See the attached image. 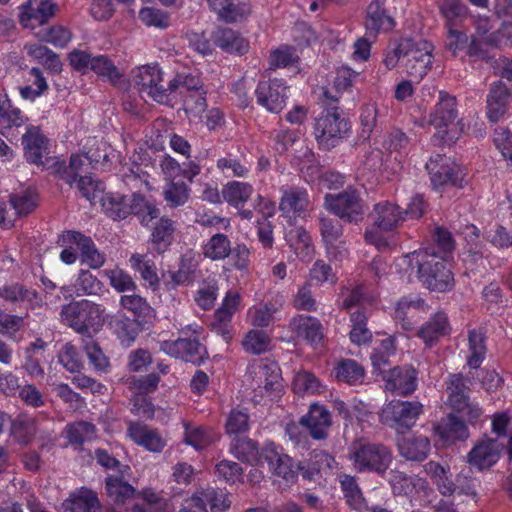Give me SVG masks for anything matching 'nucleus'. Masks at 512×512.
Here are the masks:
<instances>
[{"label":"nucleus","instance_id":"6","mask_svg":"<svg viewBox=\"0 0 512 512\" xmlns=\"http://www.w3.org/2000/svg\"><path fill=\"white\" fill-rule=\"evenodd\" d=\"M423 412V405L418 401L392 400L380 412V421L398 434L409 431Z\"/></svg>","mask_w":512,"mask_h":512},{"label":"nucleus","instance_id":"56","mask_svg":"<svg viewBox=\"0 0 512 512\" xmlns=\"http://www.w3.org/2000/svg\"><path fill=\"white\" fill-rule=\"evenodd\" d=\"M190 195V189L184 182L170 181L166 184L163 197L171 208H176L184 205Z\"/></svg>","mask_w":512,"mask_h":512},{"label":"nucleus","instance_id":"53","mask_svg":"<svg viewBox=\"0 0 512 512\" xmlns=\"http://www.w3.org/2000/svg\"><path fill=\"white\" fill-rule=\"evenodd\" d=\"M336 378L350 385L361 383L364 378V369L355 360H342L335 368Z\"/></svg>","mask_w":512,"mask_h":512},{"label":"nucleus","instance_id":"39","mask_svg":"<svg viewBox=\"0 0 512 512\" xmlns=\"http://www.w3.org/2000/svg\"><path fill=\"white\" fill-rule=\"evenodd\" d=\"M416 311H425L424 300L418 297H403L396 305L395 319L401 323L404 330L410 331L414 328L413 317Z\"/></svg>","mask_w":512,"mask_h":512},{"label":"nucleus","instance_id":"9","mask_svg":"<svg viewBox=\"0 0 512 512\" xmlns=\"http://www.w3.org/2000/svg\"><path fill=\"white\" fill-rule=\"evenodd\" d=\"M425 471L431 476L439 492L444 496H451L455 493L476 495L474 483L462 472L456 476L455 480H452L449 469L434 461L426 464Z\"/></svg>","mask_w":512,"mask_h":512},{"label":"nucleus","instance_id":"12","mask_svg":"<svg viewBox=\"0 0 512 512\" xmlns=\"http://www.w3.org/2000/svg\"><path fill=\"white\" fill-rule=\"evenodd\" d=\"M288 89L285 81L278 78L259 81L255 95L257 103L268 112L278 114L286 106Z\"/></svg>","mask_w":512,"mask_h":512},{"label":"nucleus","instance_id":"44","mask_svg":"<svg viewBox=\"0 0 512 512\" xmlns=\"http://www.w3.org/2000/svg\"><path fill=\"white\" fill-rule=\"evenodd\" d=\"M231 252V241L223 233L214 234L203 247V255L213 261L224 260Z\"/></svg>","mask_w":512,"mask_h":512},{"label":"nucleus","instance_id":"25","mask_svg":"<svg viewBox=\"0 0 512 512\" xmlns=\"http://www.w3.org/2000/svg\"><path fill=\"white\" fill-rule=\"evenodd\" d=\"M24 155L28 162L41 165L42 158L48 152V139L36 126L27 127L22 135Z\"/></svg>","mask_w":512,"mask_h":512},{"label":"nucleus","instance_id":"50","mask_svg":"<svg viewBox=\"0 0 512 512\" xmlns=\"http://www.w3.org/2000/svg\"><path fill=\"white\" fill-rule=\"evenodd\" d=\"M129 262L131 267L140 273L141 278L146 281L150 286L156 287L159 284V278L156 272L154 261L148 259L146 255L133 254Z\"/></svg>","mask_w":512,"mask_h":512},{"label":"nucleus","instance_id":"30","mask_svg":"<svg viewBox=\"0 0 512 512\" xmlns=\"http://www.w3.org/2000/svg\"><path fill=\"white\" fill-rule=\"evenodd\" d=\"M56 5L53 0H29L21 13L20 21L24 26L29 22L43 25L49 18L55 14Z\"/></svg>","mask_w":512,"mask_h":512},{"label":"nucleus","instance_id":"18","mask_svg":"<svg viewBox=\"0 0 512 512\" xmlns=\"http://www.w3.org/2000/svg\"><path fill=\"white\" fill-rule=\"evenodd\" d=\"M262 459L269 470L285 481V485L293 484L297 478V471L294 469L293 460L288 455H281L273 443H267L262 448Z\"/></svg>","mask_w":512,"mask_h":512},{"label":"nucleus","instance_id":"60","mask_svg":"<svg viewBox=\"0 0 512 512\" xmlns=\"http://www.w3.org/2000/svg\"><path fill=\"white\" fill-rule=\"evenodd\" d=\"M58 360L60 364L71 373H78L83 368V361L77 348L70 342L63 345Z\"/></svg>","mask_w":512,"mask_h":512},{"label":"nucleus","instance_id":"22","mask_svg":"<svg viewBox=\"0 0 512 512\" xmlns=\"http://www.w3.org/2000/svg\"><path fill=\"white\" fill-rule=\"evenodd\" d=\"M403 210L394 203L383 201L374 205L369 215L374 227L381 231H392L404 221Z\"/></svg>","mask_w":512,"mask_h":512},{"label":"nucleus","instance_id":"35","mask_svg":"<svg viewBox=\"0 0 512 512\" xmlns=\"http://www.w3.org/2000/svg\"><path fill=\"white\" fill-rule=\"evenodd\" d=\"M0 297L11 303L26 302L27 307L32 309L42 305V299L37 291L28 289L19 283L0 287Z\"/></svg>","mask_w":512,"mask_h":512},{"label":"nucleus","instance_id":"11","mask_svg":"<svg viewBox=\"0 0 512 512\" xmlns=\"http://www.w3.org/2000/svg\"><path fill=\"white\" fill-rule=\"evenodd\" d=\"M456 98L447 92H439V100L435 105L434 111L429 116V124L437 129L434 139L439 142H447L452 138L446 139L449 127L454 124L458 117Z\"/></svg>","mask_w":512,"mask_h":512},{"label":"nucleus","instance_id":"52","mask_svg":"<svg viewBox=\"0 0 512 512\" xmlns=\"http://www.w3.org/2000/svg\"><path fill=\"white\" fill-rule=\"evenodd\" d=\"M339 481L347 504L356 510H360L363 506L364 498L355 477L341 474Z\"/></svg>","mask_w":512,"mask_h":512},{"label":"nucleus","instance_id":"46","mask_svg":"<svg viewBox=\"0 0 512 512\" xmlns=\"http://www.w3.org/2000/svg\"><path fill=\"white\" fill-rule=\"evenodd\" d=\"M131 214L138 217L143 225H148L153 219L159 216V209L149 203L143 195L139 193H133L130 195Z\"/></svg>","mask_w":512,"mask_h":512},{"label":"nucleus","instance_id":"42","mask_svg":"<svg viewBox=\"0 0 512 512\" xmlns=\"http://www.w3.org/2000/svg\"><path fill=\"white\" fill-rule=\"evenodd\" d=\"M411 38L389 41L382 54V64L389 71L395 69L405 59Z\"/></svg>","mask_w":512,"mask_h":512},{"label":"nucleus","instance_id":"27","mask_svg":"<svg viewBox=\"0 0 512 512\" xmlns=\"http://www.w3.org/2000/svg\"><path fill=\"white\" fill-rule=\"evenodd\" d=\"M27 118L21 114L19 108L13 107L10 99L5 95L0 99V133L7 139L16 138L17 130L26 124Z\"/></svg>","mask_w":512,"mask_h":512},{"label":"nucleus","instance_id":"33","mask_svg":"<svg viewBox=\"0 0 512 512\" xmlns=\"http://www.w3.org/2000/svg\"><path fill=\"white\" fill-rule=\"evenodd\" d=\"M290 326L299 338L311 345H318L324 337L322 324L311 316L298 315L292 319Z\"/></svg>","mask_w":512,"mask_h":512},{"label":"nucleus","instance_id":"26","mask_svg":"<svg viewBox=\"0 0 512 512\" xmlns=\"http://www.w3.org/2000/svg\"><path fill=\"white\" fill-rule=\"evenodd\" d=\"M300 424L306 427L313 439L322 440L328 435L331 415L324 406L312 404L308 414L300 419Z\"/></svg>","mask_w":512,"mask_h":512},{"label":"nucleus","instance_id":"10","mask_svg":"<svg viewBox=\"0 0 512 512\" xmlns=\"http://www.w3.org/2000/svg\"><path fill=\"white\" fill-rule=\"evenodd\" d=\"M433 47L429 42L410 40L405 59L401 62L406 74L421 81L432 67Z\"/></svg>","mask_w":512,"mask_h":512},{"label":"nucleus","instance_id":"16","mask_svg":"<svg viewBox=\"0 0 512 512\" xmlns=\"http://www.w3.org/2000/svg\"><path fill=\"white\" fill-rule=\"evenodd\" d=\"M161 350L172 357L196 365H200L208 358L206 347L197 339L179 338L175 341H164Z\"/></svg>","mask_w":512,"mask_h":512},{"label":"nucleus","instance_id":"8","mask_svg":"<svg viewBox=\"0 0 512 512\" xmlns=\"http://www.w3.org/2000/svg\"><path fill=\"white\" fill-rule=\"evenodd\" d=\"M467 379L462 374H451L446 381L448 402L457 412L469 422L476 421L482 414L481 409L470 401Z\"/></svg>","mask_w":512,"mask_h":512},{"label":"nucleus","instance_id":"45","mask_svg":"<svg viewBox=\"0 0 512 512\" xmlns=\"http://www.w3.org/2000/svg\"><path fill=\"white\" fill-rule=\"evenodd\" d=\"M120 305L123 309L132 312L135 319L147 321L154 316V310L145 298L137 294L122 295Z\"/></svg>","mask_w":512,"mask_h":512},{"label":"nucleus","instance_id":"1","mask_svg":"<svg viewBox=\"0 0 512 512\" xmlns=\"http://www.w3.org/2000/svg\"><path fill=\"white\" fill-rule=\"evenodd\" d=\"M443 260L444 256L425 249L402 256L398 266L415 271L417 278L429 290L446 292L453 288L454 277Z\"/></svg>","mask_w":512,"mask_h":512},{"label":"nucleus","instance_id":"23","mask_svg":"<svg viewBox=\"0 0 512 512\" xmlns=\"http://www.w3.org/2000/svg\"><path fill=\"white\" fill-rule=\"evenodd\" d=\"M279 210L286 217L301 216L310 205L309 195L305 188L292 186L282 187Z\"/></svg>","mask_w":512,"mask_h":512},{"label":"nucleus","instance_id":"4","mask_svg":"<svg viewBox=\"0 0 512 512\" xmlns=\"http://www.w3.org/2000/svg\"><path fill=\"white\" fill-rule=\"evenodd\" d=\"M105 309L92 301L83 299L72 301L62 307V322L79 334L97 332L103 325Z\"/></svg>","mask_w":512,"mask_h":512},{"label":"nucleus","instance_id":"36","mask_svg":"<svg viewBox=\"0 0 512 512\" xmlns=\"http://www.w3.org/2000/svg\"><path fill=\"white\" fill-rule=\"evenodd\" d=\"M216 46L227 53L244 54L248 51V42L231 28H221L213 33Z\"/></svg>","mask_w":512,"mask_h":512},{"label":"nucleus","instance_id":"37","mask_svg":"<svg viewBox=\"0 0 512 512\" xmlns=\"http://www.w3.org/2000/svg\"><path fill=\"white\" fill-rule=\"evenodd\" d=\"M100 201L104 213L113 220H123L131 214L130 196L109 192Z\"/></svg>","mask_w":512,"mask_h":512},{"label":"nucleus","instance_id":"63","mask_svg":"<svg viewBox=\"0 0 512 512\" xmlns=\"http://www.w3.org/2000/svg\"><path fill=\"white\" fill-rule=\"evenodd\" d=\"M251 12L250 3L240 0H230L229 4L224 7L220 20L226 23H235L246 19Z\"/></svg>","mask_w":512,"mask_h":512},{"label":"nucleus","instance_id":"47","mask_svg":"<svg viewBox=\"0 0 512 512\" xmlns=\"http://www.w3.org/2000/svg\"><path fill=\"white\" fill-rule=\"evenodd\" d=\"M114 329L121 344L129 347L136 340L142 327L140 320L124 317L114 322Z\"/></svg>","mask_w":512,"mask_h":512},{"label":"nucleus","instance_id":"20","mask_svg":"<svg viewBox=\"0 0 512 512\" xmlns=\"http://www.w3.org/2000/svg\"><path fill=\"white\" fill-rule=\"evenodd\" d=\"M503 448L497 439L484 438L469 452L468 462L479 470L488 469L500 459Z\"/></svg>","mask_w":512,"mask_h":512},{"label":"nucleus","instance_id":"2","mask_svg":"<svg viewBox=\"0 0 512 512\" xmlns=\"http://www.w3.org/2000/svg\"><path fill=\"white\" fill-rule=\"evenodd\" d=\"M324 111L315 119L314 136L324 150L335 148L350 131L349 121L339 112V97L331 91L323 90L321 98Z\"/></svg>","mask_w":512,"mask_h":512},{"label":"nucleus","instance_id":"31","mask_svg":"<svg viewBox=\"0 0 512 512\" xmlns=\"http://www.w3.org/2000/svg\"><path fill=\"white\" fill-rule=\"evenodd\" d=\"M510 98L511 92L504 83L499 81L491 85L487 96V117L491 122H497L506 113Z\"/></svg>","mask_w":512,"mask_h":512},{"label":"nucleus","instance_id":"57","mask_svg":"<svg viewBox=\"0 0 512 512\" xmlns=\"http://www.w3.org/2000/svg\"><path fill=\"white\" fill-rule=\"evenodd\" d=\"M90 70L95 72L97 75L108 79L113 84H115L122 77V74L114 65L112 60L105 55H98L93 57Z\"/></svg>","mask_w":512,"mask_h":512},{"label":"nucleus","instance_id":"34","mask_svg":"<svg viewBox=\"0 0 512 512\" xmlns=\"http://www.w3.org/2000/svg\"><path fill=\"white\" fill-rule=\"evenodd\" d=\"M230 452L240 461L253 465H264L262 449L259 450L257 442L247 437L235 436L231 440Z\"/></svg>","mask_w":512,"mask_h":512},{"label":"nucleus","instance_id":"13","mask_svg":"<svg viewBox=\"0 0 512 512\" xmlns=\"http://www.w3.org/2000/svg\"><path fill=\"white\" fill-rule=\"evenodd\" d=\"M319 230L328 256L341 261L347 255L345 240L343 239V226L341 222L327 215L319 216Z\"/></svg>","mask_w":512,"mask_h":512},{"label":"nucleus","instance_id":"14","mask_svg":"<svg viewBox=\"0 0 512 512\" xmlns=\"http://www.w3.org/2000/svg\"><path fill=\"white\" fill-rule=\"evenodd\" d=\"M58 243L62 246L75 245L80 250L81 262L92 269H98L105 263V256L96 247L92 238L79 231L68 230L62 233Z\"/></svg>","mask_w":512,"mask_h":512},{"label":"nucleus","instance_id":"15","mask_svg":"<svg viewBox=\"0 0 512 512\" xmlns=\"http://www.w3.org/2000/svg\"><path fill=\"white\" fill-rule=\"evenodd\" d=\"M426 169L435 189H439L448 184L461 187V173L449 157L440 154L431 157L426 163Z\"/></svg>","mask_w":512,"mask_h":512},{"label":"nucleus","instance_id":"54","mask_svg":"<svg viewBox=\"0 0 512 512\" xmlns=\"http://www.w3.org/2000/svg\"><path fill=\"white\" fill-rule=\"evenodd\" d=\"M468 341L471 355L467 360V364L470 368L477 369L485 358V337L480 331L471 330L469 331Z\"/></svg>","mask_w":512,"mask_h":512},{"label":"nucleus","instance_id":"5","mask_svg":"<svg viewBox=\"0 0 512 512\" xmlns=\"http://www.w3.org/2000/svg\"><path fill=\"white\" fill-rule=\"evenodd\" d=\"M324 207L339 219L347 223H359L364 218V201L360 192L348 186L337 194L324 196Z\"/></svg>","mask_w":512,"mask_h":512},{"label":"nucleus","instance_id":"43","mask_svg":"<svg viewBox=\"0 0 512 512\" xmlns=\"http://www.w3.org/2000/svg\"><path fill=\"white\" fill-rule=\"evenodd\" d=\"M368 316L362 309H357L350 314L351 330L349 338L356 345L367 344L372 339V332L367 327Z\"/></svg>","mask_w":512,"mask_h":512},{"label":"nucleus","instance_id":"28","mask_svg":"<svg viewBox=\"0 0 512 512\" xmlns=\"http://www.w3.org/2000/svg\"><path fill=\"white\" fill-rule=\"evenodd\" d=\"M397 447L401 457L415 462L424 461L431 449L429 438L422 435L402 437L398 439Z\"/></svg>","mask_w":512,"mask_h":512},{"label":"nucleus","instance_id":"21","mask_svg":"<svg viewBox=\"0 0 512 512\" xmlns=\"http://www.w3.org/2000/svg\"><path fill=\"white\" fill-rule=\"evenodd\" d=\"M383 379L385 380L386 390L396 392L402 396L412 394L417 387V374L411 366L388 369Z\"/></svg>","mask_w":512,"mask_h":512},{"label":"nucleus","instance_id":"24","mask_svg":"<svg viewBox=\"0 0 512 512\" xmlns=\"http://www.w3.org/2000/svg\"><path fill=\"white\" fill-rule=\"evenodd\" d=\"M127 434L137 445L150 452L159 453L166 446V440L158 430L149 428L140 422H131Z\"/></svg>","mask_w":512,"mask_h":512},{"label":"nucleus","instance_id":"3","mask_svg":"<svg viewBox=\"0 0 512 512\" xmlns=\"http://www.w3.org/2000/svg\"><path fill=\"white\" fill-rule=\"evenodd\" d=\"M349 459L358 472L384 475L392 462L393 455L391 450L382 443L356 440L351 444Z\"/></svg>","mask_w":512,"mask_h":512},{"label":"nucleus","instance_id":"59","mask_svg":"<svg viewBox=\"0 0 512 512\" xmlns=\"http://www.w3.org/2000/svg\"><path fill=\"white\" fill-rule=\"evenodd\" d=\"M103 284L88 270H80L75 282L77 295H97L101 292Z\"/></svg>","mask_w":512,"mask_h":512},{"label":"nucleus","instance_id":"55","mask_svg":"<svg viewBox=\"0 0 512 512\" xmlns=\"http://www.w3.org/2000/svg\"><path fill=\"white\" fill-rule=\"evenodd\" d=\"M95 426L92 423L80 421L70 424L66 428L67 439L75 448L81 447L86 441L93 438Z\"/></svg>","mask_w":512,"mask_h":512},{"label":"nucleus","instance_id":"41","mask_svg":"<svg viewBox=\"0 0 512 512\" xmlns=\"http://www.w3.org/2000/svg\"><path fill=\"white\" fill-rule=\"evenodd\" d=\"M176 225L168 217H161L151 234V242L158 253L165 252L174 240Z\"/></svg>","mask_w":512,"mask_h":512},{"label":"nucleus","instance_id":"19","mask_svg":"<svg viewBox=\"0 0 512 512\" xmlns=\"http://www.w3.org/2000/svg\"><path fill=\"white\" fill-rule=\"evenodd\" d=\"M247 377L253 390H278L281 386L280 370L275 363H255L249 366Z\"/></svg>","mask_w":512,"mask_h":512},{"label":"nucleus","instance_id":"62","mask_svg":"<svg viewBox=\"0 0 512 512\" xmlns=\"http://www.w3.org/2000/svg\"><path fill=\"white\" fill-rule=\"evenodd\" d=\"M42 42L50 43L55 47H65L71 39V33L63 26H52L41 29L37 33Z\"/></svg>","mask_w":512,"mask_h":512},{"label":"nucleus","instance_id":"64","mask_svg":"<svg viewBox=\"0 0 512 512\" xmlns=\"http://www.w3.org/2000/svg\"><path fill=\"white\" fill-rule=\"evenodd\" d=\"M104 274L109 279L110 285L119 293L135 291L137 288L133 278L122 269L105 270Z\"/></svg>","mask_w":512,"mask_h":512},{"label":"nucleus","instance_id":"32","mask_svg":"<svg viewBox=\"0 0 512 512\" xmlns=\"http://www.w3.org/2000/svg\"><path fill=\"white\" fill-rule=\"evenodd\" d=\"M449 331L448 317L444 312L439 311L418 329L417 336L423 340L426 346L431 347Z\"/></svg>","mask_w":512,"mask_h":512},{"label":"nucleus","instance_id":"51","mask_svg":"<svg viewBox=\"0 0 512 512\" xmlns=\"http://www.w3.org/2000/svg\"><path fill=\"white\" fill-rule=\"evenodd\" d=\"M106 491L109 498L118 504H123L135 494V489L127 482L116 476L106 478Z\"/></svg>","mask_w":512,"mask_h":512},{"label":"nucleus","instance_id":"40","mask_svg":"<svg viewBox=\"0 0 512 512\" xmlns=\"http://www.w3.org/2000/svg\"><path fill=\"white\" fill-rule=\"evenodd\" d=\"M374 297L368 293L363 284H356L353 287H342L338 298V306L341 310H350L363 303H371Z\"/></svg>","mask_w":512,"mask_h":512},{"label":"nucleus","instance_id":"58","mask_svg":"<svg viewBox=\"0 0 512 512\" xmlns=\"http://www.w3.org/2000/svg\"><path fill=\"white\" fill-rule=\"evenodd\" d=\"M270 339L262 330L249 331L242 341L246 352L253 355H260L268 350Z\"/></svg>","mask_w":512,"mask_h":512},{"label":"nucleus","instance_id":"29","mask_svg":"<svg viewBox=\"0 0 512 512\" xmlns=\"http://www.w3.org/2000/svg\"><path fill=\"white\" fill-rule=\"evenodd\" d=\"M62 507L68 512H100L101 510L97 494L85 487L72 492L62 503Z\"/></svg>","mask_w":512,"mask_h":512},{"label":"nucleus","instance_id":"48","mask_svg":"<svg viewBox=\"0 0 512 512\" xmlns=\"http://www.w3.org/2000/svg\"><path fill=\"white\" fill-rule=\"evenodd\" d=\"M195 503L202 504L205 508L210 506L211 511L220 512L230 506V501L227 495L223 492H218L214 488L203 489L193 495Z\"/></svg>","mask_w":512,"mask_h":512},{"label":"nucleus","instance_id":"49","mask_svg":"<svg viewBox=\"0 0 512 512\" xmlns=\"http://www.w3.org/2000/svg\"><path fill=\"white\" fill-rule=\"evenodd\" d=\"M252 193L253 187L250 184L238 181L227 183L222 191L224 200L235 207L244 204Z\"/></svg>","mask_w":512,"mask_h":512},{"label":"nucleus","instance_id":"17","mask_svg":"<svg viewBox=\"0 0 512 512\" xmlns=\"http://www.w3.org/2000/svg\"><path fill=\"white\" fill-rule=\"evenodd\" d=\"M386 0H372L366 10V35L376 37L378 33H387L396 25L394 17L385 6Z\"/></svg>","mask_w":512,"mask_h":512},{"label":"nucleus","instance_id":"61","mask_svg":"<svg viewBox=\"0 0 512 512\" xmlns=\"http://www.w3.org/2000/svg\"><path fill=\"white\" fill-rule=\"evenodd\" d=\"M249 414L245 409H232L226 419V433L238 436L249 430Z\"/></svg>","mask_w":512,"mask_h":512},{"label":"nucleus","instance_id":"7","mask_svg":"<svg viewBox=\"0 0 512 512\" xmlns=\"http://www.w3.org/2000/svg\"><path fill=\"white\" fill-rule=\"evenodd\" d=\"M134 82L142 97H149L158 103L169 101V85H163V74L159 67L146 65L134 71Z\"/></svg>","mask_w":512,"mask_h":512},{"label":"nucleus","instance_id":"38","mask_svg":"<svg viewBox=\"0 0 512 512\" xmlns=\"http://www.w3.org/2000/svg\"><path fill=\"white\" fill-rule=\"evenodd\" d=\"M440 438L447 442L453 443L457 440H465L468 438V429L465 423L453 414H449L435 428Z\"/></svg>","mask_w":512,"mask_h":512}]
</instances>
